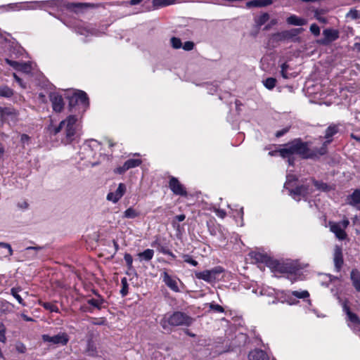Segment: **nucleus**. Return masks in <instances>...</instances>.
<instances>
[{"label":"nucleus","instance_id":"nucleus-1","mask_svg":"<svg viewBox=\"0 0 360 360\" xmlns=\"http://www.w3.org/2000/svg\"><path fill=\"white\" fill-rule=\"evenodd\" d=\"M278 152L283 158L295 154L303 159H319L321 156L319 153L318 148L310 150L308 143L302 141L301 139H295L286 143Z\"/></svg>","mask_w":360,"mask_h":360},{"label":"nucleus","instance_id":"nucleus-2","mask_svg":"<svg viewBox=\"0 0 360 360\" xmlns=\"http://www.w3.org/2000/svg\"><path fill=\"white\" fill-rule=\"evenodd\" d=\"M77 121V116L69 115L65 120L61 121L58 126L49 127V130L53 135L56 136L65 127L67 139L72 140L75 134Z\"/></svg>","mask_w":360,"mask_h":360},{"label":"nucleus","instance_id":"nucleus-3","mask_svg":"<svg viewBox=\"0 0 360 360\" xmlns=\"http://www.w3.org/2000/svg\"><path fill=\"white\" fill-rule=\"evenodd\" d=\"M303 28H294L290 30L278 32L271 34V39L273 41L278 42L283 41H292L299 42L300 38L297 37L303 31Z\"/></svg>","mask_w":360,"mask_h":360},{"label":"nucleus","instance_id":"nucleus-4","mask_svg":"<svg viewBox=\"0 0 360 360\" xmlns=\"http://www.w3.org/2000/svg\"><path fill=\"white\" fill-rule=\"evenodd\" d=\"M165 319H167V323L172 326H190L193 322L192 317L182 311H174Z\"/></svg>","mask_w":360,"mask_h":360},{"label":"nucleus","instance_id":"nucleus-5","mask_svg":"<svg viewBox=\"0 0 360 360\" xmlns=\"http://www.w3.org/2000/svg\"><path fill=\"white\" fill-rule=\"evenodd\" d=\"M224 272L221 266H216L210 270H205L200 272H195V277L208 283H212L219 280V276Z\"/></svg>","mask_w":360,"mask_h":360},{"label":"nucleus","instance_id":"nucleus-6","mask_svg":"<svg viewBox=\"0 0 360 360\" xmlns=\"http://www.w3.org/2000/svg\"><path fill=\"white\" fill-rule=\"evenodd\" d=\"M269 267L279 273L295 274L298 270L297 266L292 262H279L278 260L270 261Z\"/></svg>","mask_w":360,"mask_h":360},{"label":"nucleus","instance_id":"nucleus-7","mask_svg":"<svg viewBox=\"0 0 360 360\" xmlns=\"http://www.w3.org/2000/svg\"><path fill=\"white\" fill-rule=\"evenodd\" d=\"M338 132V126L333 124L330 125L325 131L324 138L326 139L321 147L318 148L319 153L321 156L326 155L328 152L327 146L332 142L331 137Z\"/></svg>","mask_w":360,"mask_h":360},{"label":"nucleus","instance_id":"nucleus-8","mask_svg":"<svg viewBox=\"0 0 360 360\" xmlns=\"http://www.w3.org/2000/svg\"><path fill=\"white\" fill-rule=\"evenodd\" d=\"M41 338L44 342H50L53 345H66L69 341V337L65 333H59L53 336L43 335Z\"/></svg>","mask_w":360,"mask_h":360},{"label":"nucleus","instance_id":"nucleus-9","mask_svg":"<svg viewBox=\"0 0 360 360\" xmlns=\"http://www.w3.org/2000/svg\"><path fill=\"white\" fill-rule=\"evenodd\" d=\"M169 187L174 194L181 196H186L187 192L183 184L180 183L177 178L171 176L169 181Z\"/></svg>","mask_w":360,"mask_h":360},{"label":"nucleus","instance_id":"nucleus-10","mask_svg":"<svg viewBox=\"0 0 360 360\" xmlns=\"http://www.w3.org/2000/svg\"><path fill=\"white\" fill-rule=\"evenodd\" d=\"M323 35L324 37L319 39L318 43L327 46L339 38V32L336 30L326 29L323 31Z\"/></svg>","mask_w":360,"mask_h":360},{"label":"nucleus","instance_id":"nucleus-11","mask_svg":"<svg viewBox=\"0 0 360 360\" xmlns=\"http://www.w3.org/2000/svg\"><path fill=\"white\" fill-rule=\"evenodd\" d=\"M18 115V112L12 107H0V117L1 122H6L8 117L12 120H15Z\"/></svg>","mask_w":360,"mask_h":360},{"label":"nucleus","instance_id":"nucleus-12","mask_svg":"<svg viewBox=\"0 0 360 360\" xmlns=\"http://www.w3.org/2000/svg\"><path fill=\"white\" fill-rule=\"evenodd\" d=\"M50 101L52 103L53 110L60 112L63 109L64 102L62 96L55 92L49 94Z\"/></svg>","mask_w":360,"mask_h":360},{"label":"nucleus","instance_id":"nucleus-13","mask_svg":"<svg viewBox=\"0 0 360 360\" xmlns=\"http://www.w3.org/2000/svg\"><path fill=\"white\" fill-rule=\"evenodd\" d=\"M333 262L336 271H340L344 264L342 249L340 246L335 245L334 248Z\"/></svg>","mask_w":360,"mask_h":360},{"label":"nucleus","instance_id":"nucleus-14","mask_svg":"<svg viewBox=\"0 0 360 360\" xmlns=\"http://www.w3.org/2000/svg\"><path fill=\"white\" fill-rule=\"evenodd\" d=\"M126 191V186L120 183L115 192H110L107 195V200L117 202L124 194Z\"/></svg>","mask_w":360,"mask_h":360},{"label":"nucleus","instance_id":"nucleus-15","mask_svg":"<svg viewBox=\"0 0 360 360\" xmlns=\"http://www.w3.org/2000/svg\"><path fill=\"white\" fill-rule=\"evenodd\" d=\"M330 230L333 232L339 240L346 239L347 235L340 225L338 223L329 222Z\"/></svg>","mask_w":360,"mask_h":360},{"label":"nucleus","instance_id":"nucleus-16","mask_svg":"<svg viewBox=\"0 0 360 360\" xmlns=\"http://www.w3.org/2000/svg\"><path fill=\"white\" fill-rule=\"evenodd\" d=\"M348 204L360 210V189H355L353 193L347 197Z\"/></svg>","mask_w":360,"mask_h":360},{"label":"nucleus","instance_id":"nucleus-17","mask_svg":"<svg viewBox=\"0 0 360 360\" xmlns=\"http://www.w3.org/2000/svg\"><path fill=\"white\" fill-rule=\"evenodd\" d=\"M350 280L356 291L360 292V271L353 269L350 272Z\"/></svg>","mask_w":360,"mask_h":360},{"label":"nucleus","instance_id":"nucleus-18","mask_svg":"<svg viewBox=\"0 0 360 360\" xmlns=\"http://www.w3.org/2000/svg\"><path fill=\"white\" fill-rule=\"evenodd\" d=\"M269 15L267 13H264L260 16L256 18L255 19L256 30L254 33L252 32L251 34L254 37L257 36L260 29V27L265 24L269 20Z\"/></svg>","mask_w":360,"mask_h":360},{"label":"nucleus","instance_id":"nucleus-19","mask_svg":"<svg viewBox=\"0 0 360 360\" xmlns=\"http://www.w3.org/2000/svg\"><path fill=\"white\" fill-rule=\"evenodd\" d=\"M250 360H269L266 353L262 349H254L248 354Z\"/></svg>","mask_w":360,"mask_h":360},{"label":"nucleus","instance_id":"nucleus-20","mask_svg":"<svg viewBox=\"0 0 360 360\" xmlns=\"http://www.w3.org/2000/svg\"><path fill=\"white\" fill-rule=\"evenodd\" d=\"M163 281L171 290L174 292H179V289L177 283L166 271L163 272Z\"/></svg>","mask_w":360,"mask_h":360},{"label":"nucleus","instance_id":"nucleus-21","mask_svg":"<svg viewBox=\"0 0 360 360\" xmlns=\"http://www.w3.org/2000/svg\"><path fill=\"white\" fill-rule=\"evenodd\" d=\"M290 195L306 196L309 193V186L300 185L290 191Z\"/></svg>","mask_w":360,"mask_h":360},{"label":"nucleus","instance_id":"nucleus-22","mask_svg":"<svg viewBox=\"0 0 360 360\" xmlns=\"http://www.w3.org/2000/svg\"><path fill=\"white\" fill-rule=\"evenodd\" d=\"M286 22L288 25L295 26H302L307 23V21L304 18H300L295 15H291L286 19Z\"/></svg>","mask_w":360,"mask_h":360},{"label":"nucleus","instance_id":"nucleus-23","mask_svg":"<svg viewBox=\"0 0 360 360\" xmlns=\"http://www.w3.org/2000/svg\"><path fill=\"white\" fill-rule=\"evenodd\" d=\"M273 4L272 0H252L246 3L248 8L251 7H264Z\"/></svg>","mask_w":360,"mask_h":360},{"label":"nucleus","instance_id":"nucleus-24","mask_svg":"<svg viewBox=\"0 0 360 360\" xmlns=\"http://www.w3.org/2000/svg\"><path fill=\"white\" fill-rule=\"evenodd\" d=\"M312 182L314 185V186L316 188L317 190L323 191V192H329L334 189V188L327 184L326 183H324L323 181H317L315 179H312Z\"/></svg>","mask_w":360,"mask_h":360},{"label":"nucleus","instance_id":"nucleus-25","mask_svg":"<svg viewBox=\"0 0 360 360\" xmlns=\"http://www.w3.org/2000/svg\"><path fill=\"white\" fill-rule=\"evenodd\" d=\"M52 1H35L30 2V5L25 9L34 10L37 8L42 9L46 4H51Z\"/></svg>","mask_w":360,"mask_h":360},{"label":"nucleus","instance_id":"nucleus-26","mask_svg":"<svg viewBox=\"0 0 360 360\" xmlns=\"http://www.w3.org/2000/svg\"><path fill=\"white\" fill-rule=\"evenodd\" d=\"M98 299L91 298L87 300V304L94 308H96L98 310L103 308V304L104 303V300L100 295L98 296Z\"/></svg>","mask_w":360,"mask_h":360},{"label":"nucleus","instance_id":"nucleus-27","mask_svg":"<svg viewBox=\"0 0 360 360\" xmlns=\"http://www.w3.org/2000/svg\"><path fill=\"white\" fill-rule=\"evenodd\" d=\"M75 95L79 103H82L84 106L89 105V98L84 91H78L77 92H75Z\"/></svg>","mask_w":360,"mask_h":360},{"label":"nucleus","instance_id":"nucleus-28","mask_svg":"<svg viewBox=\"0 0 360 360\" xmlns=\"http://www.w3.org/2000/svg\"><path fill=\"white\" fill-rule=\"evenodd\" d=\"M176 0H153V6L158 8L174 4Z\"/></svg>","mask_w":360,"mask_h":360},{"label":"nucleus","instance_id":"nucleus-29","mask_svg":"<svg viewBox=\"0 0 360 360\" xmlns=\"http://www.w3.org/2000/svg\"><path fill=\"white\" fill-rule=\"evenodd\" d=\"M254 259L259 262L266 263L267 266H269L270 261H272L269 257L266 255H264L261 253H255L253 256Z\"/></svg>","mask_w":360,"mask_h":360},{"label":"nucleus","instance_id":"nucleus-30","mask_svg":"<svg viewBox=\"0 0 360 360\" xmlns=\"http://www.w3.org/2000/svg\"><path fill=\"white\" fill-rule=\"evenodd\" d=\"M141 162L142 161L140 159H129L127 160L124 164L128 170L131 168H134L139 166Z\"/></svg>","mask_w":360,"mask_h":360},{"label":"nucleus","instance_id":"nucleus-31","mask_svg":"<svg viewBox=\"0 0 360 360\" xmlns=\"http://www.w3.org/2000/svg\"><path fill=\"white\" fill-rule=\"evenodd\" d=\"M154 255V251L152 249H147L139 254V257L143 258L146 261L150 260Z\"/></svg>","mask_w":360,"mask_h":360},{"label":"nucleus","instance_id":"nucleus-32","mask_svg":"<svg viewBox=\"0 0 360 360\" xmlns=\"http://www.w3.org/2000/svg\"><path fill=\"white\" fill-rule=\"evenodd\" d=\"M13 95V91L7 86L0 87V96L10 98Z\"/></svg>","mask_w":360,"mask_h":360},{"label":"nucleus","instance_id":"nucleus-33","mask_svg":"<svg viewBox=\"0 0 360 360\" xmlns=\"http://www.w3.org/2000/svg\"><path fill=\"white\" fill-rule=\"evenodd\" d=\"M139 214V212L134 208L129 207L124 211L123 217L127 219H134L138 217Z\"/></svg>","mask_w":360,"mask_h":360},{"label":"nucleus","instance_id":"nucleus-34","mask_svg":"<svg viewBox=\"0 0 360 360\" xmlns=\"http://www.w3.org/2000/svg\"><path fill=\"white\" fill-rule=\"evenodd\" d=\"M263 84L266 89L271 90L276 86V79L274 77H268L264 81H263Z\"/></svg>","mask_w":360,"mask_h":360},{"label":"nucleus","instance_id":"nucleus-35","mask_svg":"<svg viewBox=\"0 0 360 360\" xmlns=\"http://www.w3.org/2000/svg\"><path fill=\"white\" fill-rule=\"evenodd\" d=\"M122 289L120 290V294L122 297H125L128 294V283L126 277L121 279Z\"/></svg>","mask_w":360,"mask_h":360},{"label":"nucleus","instance_id":"nucleus-36","mask_svg":"<svg viewBox=\"0 0 360 360\" xmlns=\"http://www.w3.org/2000/svg\"><path fill=\"white\" fill-rule=\"evenodd\" d=\"M20 288H13L11 290V295L18 300V302L21 304L22 305L25 306V303L23 302L22 298L20 297V295L18 294L20 292Z\"/></svg>","mask_w":360,"mask_h":360},{"label":"nucleus","instance_id":"nucleus-37","mask_svg":"<svg viewBox=\"0 0 360 360\" xmlns=\"http://www.w3.org/2000/svg\"><path fill=\"white\" fill-rule=\"evenodd\" d=\"M291 294L297 298L299 299H304L309 297V293L307 290L297 291L294 290L292 291Z\"/></svg>","mask_w":360,"mask_h":360},{"label":"nucleus","instance_id":"nucleus-38","mask_svg":"<svg viewBox=\"0 0 360 360\" xmlns=\"http://www.w3.org/2000/svg\"><path fill=\"white\" fill-rule=\"evenodd\" d=\"M86 352L89 356H95L97 353L96 352V347H95L94 344L91 341H88L87 343V347H86Z\"/></svg>","mask_w":360,"mask_h":360},{"label":"nucleus","instance_id":"nucleus-39","mask_svg":"<svg viewBox=\"0 0 360 360\" xmlns=\"http://www.w3.org/2000/svg\"><path fill=\"white\" fill-rule=\"evenodd\" d=\"M6 328L5 325L0 321V342L6 343L7 341L6 337Z\"/></svg>","mask_w":360,"mask_h":360},{"label":"nucleus","instance_id":"nucleus-40","mask_svg":"<svg viewBox=\"0 0 360 360\" xmlns=\"http://www.w3.org/2000/svg\"><path fill=\"white\" fill-rule=\"evenodd\" d=\"M172 46L175 49H180L182 46L181 41L179 38L173 37L170 39Z\"/></svg>","mask_w":360,"mask_h":360},{"label":"nucleus","instance_id":"nucleus-41","mask_svg":"<svg viewBox=\"0 0 360 360\" xmlns=\"http://www.w3.org/2000/svg\"><path fill=\"white\" fill-rule=\"evenodd\" d=\"M347 317H348V320L350 322H352V323H354L355 325L360 324V319L356 314L351 312L347 315Z\"/></svg>","mask_w":360,"mask_h":360},{"label":"nucleus","instance_id":"nucleus-42","mask_svg":"<svg viewBox=\"0 0 360 360\" xmlns=\"http://www.w3.org/2000/svg\"><path fill=\"white\" fill-rule=\"evenodd\" d=\"M41 305L47 310H49L52 312H58V308L55 304L51 303V302H43Z\"/></svg>","mask_w":360,"mask_h":360},{"label":"nucleus","instance_id":"nucleus-43","mask_svg":"<svg viewBox=\"0 0 360 360\" xmlns=\"http://www.w3.org/2000/svg\"><path fill=\"white\" fill-rule=\"evenodd\" d=\"M186 219V215L182 214L179 215H176L174 220L172 221V225L174 228L176 229H179L180 227V225L179 224H176V221H183Z\"/></svg>","mask_w":360,"mask_h":360},{"label":"nucleus","instance_id":"nucleus-44","mask_svg":"<svg viewBox=\"0 0 360 360\" xmlns=\"http://www.w3.org/2000/svg\"><path fill=\"white\" fill-rule=\"evenodd\" d=\"M68 100H69V108L70 110L72 108L75 107L79 103L77 96L75 95V93L72 96H69Z\"/></svg>","mask_w":360,"mask_h":360},{"label":"nucleus","instance_id":"nucleus-45","mask_svg":"<svg viewBox=\"0 0 360 360\" xmlns=\"http://www.w3.org/2000/svg\"><path fill=\"white\" fill-rule=\"evenodd\" d=\"M124 259L126 262L127 266L129 269L132 268L133 258L132 256L129 253H125L124 256Z\"/></svg>","mask_w":360,"mask_h":360},{"label":"nucleus","instance_id":"nucleus-46","mask_svg":"<svg viewBox=\"0 0 360 360\" xmlns=\"http://www.w3.org/2000/svg\"><path fill=\"white\" fill-rule=\"evenodd\" d=\"M183 258L184 259V262L188 263L194 266L198 265V262L193 259H192L188 255H184Z\"/></svg>","mask_w":360,"mask_h":360},{"label":"nucleus","instance_id":"nucleus-47","mask_svg":"<svg viewBox=\"0 0 360 360\" xmlns=\"http://www.w3.org/2000/svg\"><path fill=\"white\" fill-rule=\"evenodd\" d=\"M5 61L8 65L13 67L14 69L18 70L20 63L15 60H10L8 58H6Z\"/></svg>","mask_w":360,"mask_h":360},{"label":"nucleus","instance_id":"nucleus-48","mask_svg":"<svg viewBox=\"0 0 360 360\" xmlns=\"http://www.w3.org/2000/svg\"><path fill=\"white\" fill-rule=\"evenodd\" d=\"M288 68H289V65L286 63H283L281 66V74L282 77L285 79L288 78V76L286 72Z\"/></svg>","mask_w":360,"mask_h":360},{"label":"nucleus","instance_id":"nucleus-49","mask_svg":"<svg viewBox=\"0 0 360 360\" xmlns=\"http://www.w3.org/2000/svg\"><path fill=\"white\" fill-rule=\"evenodd\" d=\"M30 65L27 63H20L18 70L24 72H28L30 71Z\"/></svg>","mask_w":360,"mask_h":360},{"label":"nucleus","instance_id":"nucleus-50","mask_svg":"<svg viewBox=\"0 0 360 360\" xmlns=\"http://www.w3.org/2000/svg\"><path fill=\"white\" fill-rule=\"evenodd\" d=\"M310 31L315 36H319L320 34V28L315 23L311 25V26H310Z\"/></svg>","mask_w":360,"mask_h":360},{"label":"nucleus","instance_id":"nucleus-51","mask_svg":"<svg viewBox=\"0 0 360 360\" xmlns=\"http://www.w3.org/2000/svg\"><path fill=\"white\" fill-rule=\"evenodd\" d=\"M210 308L214 311H216L220 312V313H222L224 311V308L221 305L217 304H213V303L210 304Z\"/></svg>","mask_w":360,"mask_h":360},{"label":"nucleus","instance_id":"nucleus-52","mask_svg":"<svg viewBox=\"0 0 360 360\" xmlns=\"http://www.w3.org/2000/svg\"><path fill=\"white\" fill-rule=\"evenodd\" d=\"M194 43L191 41H186L181 46L185 51H191L194 48Z\"/></svg>","mask_w":360,"mask_h":360},{"label":"nucleus","instance_id":"nucleus-53","mask_svg":"<svg viewBox=\"0 0 360 360\" xmlns=\"http://www.w3.org/2000/svg\"><path fill=\"white\" fill-rule=\"evenodd\" d=\"M16 350L21 354H23L26 352L27 349L25 345L22 342H18L15 345Z\"/></svg>","mask_w":360,"mask_h":360},{"label":"nucleus","instance_id":"nucleus-54","mask_svg":"<svg viewBox=\"0 0 360 360\" xmlns=\"http://www.w3.org/2000/svg\"><path fill=\"white\" fill-rule=\"evenodd\" d=\"M347 17H351L352 19L359 18L358 11L355 9H351L347 15Z\"/></svg>","mask_w":360,"mask_h":360},{"label":"nucleus","instance_id":"nucleus-55","mask_svg":"<svg viewBox=\"0 0 360 360\" xmlns=\"http://www.w3.org/2000/svg\"><path fill=\"white\" fill-rule=\"evenodd\" d=\"M348 304V300H345V301L342 302V308H343V311L346 313L347 316L349 313H351V312H352V311H351V310H350V308H349V307L348 306V304Z\"/></svg>","mask_w":360,"mask_h":360},{"label":"nucleus","instance_id":"nucleus-56","mask_svg":"<svg viewBox=\"0 0 360 360\" xmlns=\"http://www.w3.org/2000/svg\"><path fill=\"white\" fill-rule=\"evenodd\" d=\"M126 171H127V169L124 163V165L122 167H117L115 169V172L117 173V174H122Z\"/></svg>","mask_w":360,"mask_h":360},{"label":"nucleus","instance_id":"nucleus-57","mask_svg":"<svg viewBox=\"0 0 360 360\" xmlns=\"http://www.w3.org/2000/svg\"><path fill=\"white\" fill-rule=\"evenodd\" d=\"M0 247L7 248L10 256L13 255V251L10 244L6 243H0Z\"/></svg>","mask_w":360,"mask_h":360},{"label":"nucleus","instance_id":"nucleus-58","mask_svg":"<svg viewBox=\"0 0 360 360\" xmlns=\"http://www.w3.org/2000/svg\"><path fill=\"white\" fill-rule=\"evenodd\" d=\"M74 7L77 8H88V7H94L93 5L89 4H85V3H77L74 4Z\"/></svg>","mask_w":360,"mask_h":360},{"label":"nucleus","instance_id":"nucleus-59","mask_svg":"<svg viewBox=\"0 0 360 360\" xmlns=\"http://www.w3.org/2000/svg\"><path fill=\"white\" fill-rule=\"evenodd\" d=\"M278 21L276 19H272L269 24H267L264 27V30H269L271 28L272 26L276 25Z\"/></svg>","mask_w":360,"mask_h":360},{"label":"nucleus","instance_id":"nucleus-60","mask_svg":"<svg viewBox=\"0 0 360 360\" xmlns=\"http://www.w3.org/2000/svg\"><path fill=\"white\" fill-rule=\"evenodd\" d=\"M155 245H158V250H160V252H161L162 253L165 254V251L167 250V248H165L162 245H160V244L158 242V240H155V242H153L152 243V246H155Z\"/></svg>","mask_w":360,"mask_h":360},{"label":"nucleus","instance_id":"nucleus-61","mask_svg":"<svg viewBox=\"0 0 360 360\" xmlns=\"http://www.w3.org/2000/svg\"><path fill=\"white\" fill-rule=\"evenodd\" d=\"M288 130H289V128L286 127V128L283 129L282 130L278 131L276 133V136L278 138L281 137V136H283L285 133H287L288 131Z\"/></svg>","mask_w":360,"mask_h":360},{"label":"nucleus","instance_id":"nucleus-62","mask_svg":"<svg viewBox=\"0 0 360 360\" xmlns=\"http://www.w3.org/2000/svg\"><path fill=\"white\" fill-rule=\"evenodd\" d=\"M80 309L84 311V312H92L93 311V309L92 307H89L87 305H82L81 307H80Z\"/></svg>","mask_w":360,"mask_h":360},{"label":"nucleus","instance_id":"nucleus-63","mask_svg":"<svg viewBox=\"0 0 360 360\" xmlns=\"http://www.w3.org/2000/svg\"><path fill=\"white\" fill-rule=\"evenodd\" d=\"M13 77L15 80L23 88H25V86L22 84V80L15 74L13 73Z\"/></svg>","mask_w":360,"mask_h":360},{"label":"nucleus","instance_id":"nucleus-64","mask_svg":"<svg viewBox=\"0 0 360 360\" xmlns=\"http://www.w3.org/2000/svg\"><path fill=\"white\" fill-rule=\"evenodd\" d=\"M18 207L20 209H27L28 207V203L26 201H23L18 203Z\"/></svg>","mask_w":360,"mask_h":360}]
</instances>
